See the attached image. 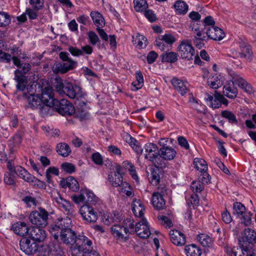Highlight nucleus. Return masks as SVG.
Returning a JSON list of instances; mask_svg holds the SVG:
<instances>
[{
  "instance_id": "48",
  "label": "nucleus",
  "mask_w": 256,
  "mask_h": 256,
  "mask_svg": "<svg viewBox=\"0 0 256 256\" xmlns=\"http://www.w3.org/2000/svg\"><path fill=\"white\" fill-rule=\"evenodd\" d=\"M134 8L136 12H143L148 7L146 0H134Z\"/></svg>"
},
{
  "instance_id": "4",
  "label": "nucleus",
  "mask_w": 256,
  "mask_h": 256,
  "mask_svg": "<svg viewBox=\"0 0 256 256\" xmlns=\"http://www.w3.org/2000/svg\"><path fill=\"white\" fill-rule=\"evenodd\" d=\"M49 231L54 239L58 240L60 238L64 243L70 244V246L74 243V240L78 237L74 232L70 228L60 229L58 225L51 226Z\"/></svg>"
},
{
  "instance_id": "27",
  "label": "nucleus",
  "mask_w": 256,
  "mask_h": 256,
  "mask_svg": "<svg viewBox=\"0 0 256 256\" xmlns=\"http://www.w3.org/2000/svg\"><path fill=\"white\" fill-rule=\"evenodd\" d=\"M160 156L166 160H171L174 158L176 152L173 148L170 146H162L160 149Z\"/></svg>"
},
{
  "instance_id": "55",
  "label": "nucleus",
  "mask_w": 256,
  "mask_h": 256,
  "mask_svg": "<svg viewBox=\"0 0 256 256\" xmlns=\"http://www.w3.org/2000/svg\"><path fill=\"white\" fill-rule=\"evenodd\" d=\"M62 169L64 172L68 174H72L76 170L75 166L70 162H64L61 166Z\"/></svg>"
},
{
  "instance_id": "5",
  "label": "nucleus",
  "mask_w": 256,
  "mask_h": 256,
  "mask_svg": "<svg viewBox=\"0 0 256 256\" xmlns=\"http://www.w3.org/2000/svg\"><path fill=\"white\" fill-rule=\"evenodd\" d=\"M71 198L76 204H90L95 205L98 201V198L88 188L81 189L79 194L72 196Z\"/></svg>"
},
{
  "instance_id": "40",
  "label": "nucleus",
  "mask_w": 256,
  "mask_h": 256,
  "mask_svg": "<svg viewBox=\"0 0 256 256\" xmlns=\"http://www.w3.org/2000/svg\"><path fill=\"white\" fill-rule=\"evenodd\" d=\"M90 16L97 27L102 28L105 25L104 19L100 13L96 11L92 12Z\"/></svg>"
},
{
  "instance_id": "50",
  "label": "nucleus",
  "mask_w": 256,
  "mask_h": 256,
  "mask_svg": "<svg viewBox=\"0 0 256 256\" xmlns=\"http://www.w3.org/2000/svg\"><path fill=\"white\" fill-rule=\"evenodd\" d=\"M197 239L204 246H209L212 242L211 238L204 234L198 235Z\"/></svg>"
},
{
  "instance_id": "3",
  "label": "nucleus",
  "mask_w": 256,
  "mask_h": 256,
  "mask_svg": "<svg viewBox=\"0 0 256 256\" xmlns=\"http://www.w3.org/2000/svg\"><path fill=\"white\" fill-rule=\"evenodd\" d=\"M92 242L84 236H78L70 247L72 256H86L92 250Z\"/></svg>"
},
{
  "instance_id": "44",
  "label": "nucleus",
  "mask_w": 256,
  "mask_h": 256,
  "mask_svg": "<svg viewBox=\"0 0 256 256\" xmlns=\"http://www.w3.org/2000/svg\"><path fill=\"white\" fill-rule=\"evenodd\" d=\"M174 8L178 14H184L188 11V6L184 2L178 0L175 2Z\"/></svg>"
},
{
  "instance_id": "64",
  "label": "nucleus",
  "mask_w": 256,
  "mask_h": 256,
  "mask_svg": "<svg viewBox=\"0 0 256 256\" xmlns=\"http://www.w3.org/2000/svg\"><path fill=\"white\" fill-rule=\"evenodd\" d=\"M44 0H30V3L36 10H40L44 6Z\"/></svg>"
},
{
  "instance_id": "36",
  "label": "nucleus",
  "mask_w": 256,
  "mask_h": 256,
  "mask_svg": "<svg viewBox=\"0 0 256 256\" xmlns=\"http://www.w3.org/2000/svg\"><path fill=\"white\" fill-rule=\"evenodd\" d=\"M15 173H16L20 178L28 182H30L32 181V179L34 178V176L32 174L20 166H16V167Z\"/></svg>"
},
{
  "instance_id": "42",
  "label": "nucleus",
  "mask_w": 256,
  "mask_h": 256,
  "mask_svg": "<svg viewBox=\"0 0 256 256\" xmlns=\"http://www.w3.org/2000/svg\"><path fill=\"white\" fill-rule=\"evenodd\" d=\"M122 166L125 169L128 170L130 174L134 180L136 182H138L139 178L134 164L129 161L126 160L122 162Z\"/></svg>"
},
{
  "instance_id": "24",
  "label": "nucleus",
  "mask_w": 256,
  "mask_h": 256,
  "mask_svg": "<svg viewBox=\"0 0 256 256\" xmlns=\"http://www.w3.org/2000/svg\"><path fill=\"white\" fill-rule=\"evenodd\" d=\"M144 154L146 159L154 161L158 156V148L153 143H147L144 146Z\"/></svg>"
},
{
  "instance_id": "39",
  "label": "nucleus",
  "mask_w": 256,
  "mask_h": 256,
  "mask_svg": "<svg viewBox=\"0 0 256 256\" xmlns=\"http://www.w3.org/2000/svg\"><path fill=\"white\" fill-rule=\"evenodd\" d=\"M132 42L138 48H144L148 44L146 38L140 34L132 36Z\"/></svg>"
},
{
  "instance_id": "58",
  "label": "nucleus",
  "mask_w": 256,
  "mask_h": 256,
  "mask_svg": "<svg viewBox=\"0 0 256 256\" xmlns=\"http://www.w3.org/2000/svg\"><path fill=\"white\" fill-rule=\"evenodd\" d=\"M10 22L9 16L5 12H0V26H6Z\"/></svg>"
},
{
  "instance_id": "17",
  "label": "nucleus",
  "mask_w": 256,
  "mask_h": 256,
  "mask_svg": "<svg viewBox=\"0 0 256 256\" xmlns=\"http://www.w3.org/2000/svg\"><path fill=\"white\" fill-rule=\"evenodd\" d=\"M76 66V62L73 60H68L65 62L55 64L53 66L52 70L54 73L60 72L64 74L74 68Z\"/></svg>"
},
{
  "instance_id": "30",
  "label": "nucleus",
  "mask_w": 256,
  "mask_h": 256,
  "mask_svg": "<svg viewBox=\"0 0 256 256\" xmlns=\"http://www.w3.org/2000/svg\"><path fill=\"white\" fill-rule=\"evenodd\" d=\"M240 52L238 56L245 58L247 60L250 61L252 58V52L251 47L246 42H242L240 45Z\"/></svg>"
},
{
  "instance_id": "37",
  "label": "nucleus",
  "mask_w": 256,
  "mask_h": 256,
  "mask_svg": "<svg viewBox=\"0 0 256 256\" xmlns=\"http://www.w3.org/2000/svg\"><path fill=\"white\" fill-rule=\"evenodd\" d=\"M108 181L112 186L115 187L120 186L123 182L121 174L116 172H111L108 174Z\"/></svg>"
},
{
  "instance_id": "62",
  "label": "nucleus",
  "mask_w": 256,
  "mask_h": 256,
  "mask_svg": "<svg viewBox=\"0 0 256 256\" xmlns=\"http://www.w3.org/2000/svg\"><path fill=\"white\" fill-rule=\"evenodd\" d=\"M88 36L89 42L92 45H96L99 40L98 36L94 32H89Z\"/></svg>"
},
{
  "instance_id": "2",
  "label": "nucleus",
  "mask_w": 256,
  "mask_h": 256,
  "mask_svg": "<svg viewBox=\"0 0 256 256\" xmlns=\"http://www.w3.org/2000/svg\"><path fill=\"white\" fill-rule=\"evenodd\" d=\"M56 92L61 96L66 95L70 98H76L78 100L86 99V94L78 86H72V84L66 80L64 82L60 78L55 79L54 84Z\"/></svg>"
},
{
  "instance_id": "28",
  "label": "nucleus",
  "mask_w": 256,
  "mask_h": 256,
  "mask_svg": "<svg viewBox=\"0 0 256 256\" xmlns=\"http://www.w3.org/2000/svg\"><path fill=\"white\" fill-rule=\"evenodd\" d=\"M122 138L124 140L130 144L136 153L138 154H142L143 150L135 138L126 132H124L122 134Z\"/></svg>"
},
{
  "instance_id": "49",
  "label": "nucleus",
  "mask_w": 256,
  "mask_h": 256,
  "mask_svg": "<svg viewBox=\"0 0 256 256\" xmlns=\"http://www.w3.org/2000/svg\"><path fill=\"white\" fill-rule=\"evenodd\" d=\"M134 220L131 218H127L124 221L123 228H126V233H130L135 232V226Z\"/></svg>"
},
{
  "instance_id": "32",
  "label": "nucleus",
  "mask_w": 256,
  "mask_h": 256,
  "mask_svg": "<svg viewBox=\"0 0 256 256\" xmlns=\"http://www.w3.org/2000/svg\"><path fill=\"white\" fill-rule=\"evenodd\" d=\"M68 50L70 54L76 56H81L84 53L86 54H90L92 52V48L89 45L82 46L80 50L77 48L70 46L68 48Z\"/></svg>"
},
{
  "instance_id": "10",
  "label": "nucleus",
  "mask_w": 256,
  "mask_h": 256,
  "mask_svg": "<svg viewBox=\"0 0 256 256\" xmlns=\"http://www.w3.org/2000/svg\"><path fill=\"white\" fill-rule=\"evenodd\" d=\"M193 164L194 168L202 174V182L206 184L209 183L210 176L207 173L208 166L206 160L201 158H196L194 160Z\"/></svg>"
},
{
  "instance_id": "22",
  "label": "nucleus",
  "mask_w": 256,
  "mask_h": 256,
  "mask_svg": "<svg viewBox=\"0 0 256 256\" xmlns=\"http://www.w3.org/2000/svg\"><path fill=\"white\" fill-rule=\"evenodd\" d=\"M170 238L171 242L177 246H182L186 244L185 236L182 232L176 230L170 232Z\"/></svg>"
},
{
  "instance_id": "9",
  "label": "nucleus",
  "mask_w": 256,
  "mask_h": 256,
  "mask_svg": "<svg viewBox=\"0 0 256 256\" xmlns=\"http://www.w3.org/2000/svg\"><path fill=\"white\" fill-rule=\"evenodd\" d=\"M30 65L29 64H22V73L16 70L14 71V80L17 82L16 88L20 90H24L26 84L27 82V78L24 74H26L30 70Z\"/></svg>"
},
{
  "instance_id": "14",
  "label": "nucleus",
  "mask_w": 256,
  "mask_h": 256,
  "mask_svg": "<svg viewBox=\"0 0 256 256\" xmlns=\"http://www.w3.org/2000/svg\"><path fill=\"white\" fill-rule=\"evenodd\" d=\"M41 227L30 226V230L28 236L32 238V240L36 242H42L44 241L46 237V231Z\"/></svg>"
},
{
  "instance_id": "33",
  "label": "nucleus",
  "mask_w": 256,
  "mask_h": 256,
  "mask_svg": "<svg viewBox=\"0 0 256 256\" xmlns=\"http://www.w3.org/2000/svg\"><path fill=\"white\" fill-rule=\"evenodd\" d=\"M61 185L63 188L68 187L72 191H77L79 189V184L77 180L74 177L69 176L66 180L61 182Z\"/></svg>"
},
{
  "instance_id": "7",
  "label": "nucleus",
  "mask_w": 256,
  "mask_h": 256,
  "mask_svg": "<svg viewBox=\"0 0 256 256\" xmlns=\"http://www.w3.org/2000/svg\"><path fill=\"white\" fill-rule=\"evenodd\" d=\"M54 104L50 106L54 108L62 116L72 115L74 112V106L66 100L62 99L59 102L58 100L54 98Z\"/></svg>"
},
{
  "instance_id": "11",
  "label": "nucleus",
  "mask_w": 256,
  "mask_h": 256,
  "mask_svg": "<svg viewBox=\"0 0 256 256\" xmlns=\"http://www.w3.org/2000/svg\"><path fill=\"white\" fill-rule=\"evenodd\" d=\"M80 212L83 220L87 222H95L98 220L97 212L88 204L82 206L80 208Z\"/></svg>"
},
{
  "instance_id": "8",
  "label": "nucleus",
  "mask_w": 256,
  "mask_h": 256,
  "mask_svg": "<svg viewBox=\"0 0 256 256\" xmlns=\"http://www.w3.org/2000/svg\"><path fill=\"white\" fill-rule=\"evenodd\" d=\"M178 51L182 59L192 60L195 55V50L190 42L188 40L181 42Z\"/></svg>"
},
{
  "instance_id": "45",
  "label": "nucleus",
  "mask_w": 256,
  "mask_h": 256,
  "mask_svg": "<svg viewBox=\"0 0 256 256\" xmlns=\"http://www.w3.org/2000/svg\"><path fill=\"white\" fill-rule=\"evenodd\" d=\"M57 152L64 157L68 156L70 153V146L66 143H60L56 148Z\"/></svg>"
},
{
  "instance_id": "31",
  "label": "nucleus",
  "mask_w": 256,
  "mask_h": 256,
  "mask_svg": "<svg viewBox=\"0 0 256 256\" xmlns=\"http://www.w3.org/2000/svg\"><path fill=\"white\" fill-rule=\"evenodd\" d=\"M152 204L154 207L158 210L164 208L166 205V202L162 196L158 192H154L152 194Z\"/></svg>"
},
{
  "instance_id": "52",
  "label": "nucleus",
  "mask_w": 256,
  "mask_h": 256,
  "mask_svg": "<svg viewBox=\"0 0 256 256\" xmlns=\"http://www.w3.org/2000/svg\"><path fill=\"white\" fill-rule=\"evenodd\" d=\"M72 222L71 219L66 216L59 220L55 225L60 226V229L66 230V228H70Z\"/></svg>"
},
{
  "instance_id": "18",
  "label": "nucleus",
  "mask_w": 256,
  "mask_h": 256,
  "mask_svg": "<svg viewBox=\"0 0 256 256\" xmlns=\"http://www.w3.org/2000/svg\"><path fill=\"white\" fill-rule=\"evenodd\" d=\"M171 82L174 89L181 95L184 96L188 92L189 84L186 80L174 78L172 79Z\"/></svg>"
},
{
  "instance_id": "21",
  "label": "nucleus",
  "mask_w": 256,
  "mask_h": 256,
  "mask_svg": "<svg viewBox=\"0 0 256 256\" xmlns=\"http://www.w3.org/2000/svg\"><path fill=\"white\" fill-rule=\"evenodd\" d=\"M126 228L120 224H114L110 228L111 234L117 240L124 242L127 238Z\"/></svg>"
},
{
  "instance_id": "23",
  "label": "nucleus",
  "mask_w": 256,
  "mask_h": 256,
  "mask_svg": "<svg viewBox=\"0 0 256 256\" xmlns=\"http://www.w3.org/2000/svg\"><path fill=\"white\" fill-rule=\"evenodd\" d=\"M131 208L134 215L136 217H142L146 212L144 204L138 198L134 199L132 203Z\"/></svg>"
},
{
  "instance_id": "1",
  "label": "nucleus",
  "mask_w": 256,
  "mask_h": 256,
  "mask_svg": "<svg viewBox=\"0 0 256 256\" xmlns=\"http://www.w3.org/2000/svg\"><path fill=\"white\" fill-rule=\"evenodd\" d=\"M26 90L28 104L32 108H42L44 106L50 107L55 104L53 88L46 80L32 82L28 86Z\"/></svg>"
},
{
  "instance_id": "57",
  "label": "nucleus",
  "mask_w": 256,
  "mask_h": 256,
  "mask_svg": "<svg viewBox=\"0 0 256 256\" xmlns=\"http://www.w3.org/2000/svg\"><path fill=\"white\" fill-rule=\"evenodd\" d=\"M190 188L194 192H200L204 190V187L200 181L196 180L192 182Z\"/></svg>"
},
{
  "instance_id": "54",
  "label": "nucleus",
  "mask_w": 256,
  "mask_h": 256,
  "mask_svg": "<svg viewBox=\"0 0 256 256\" xmlns=\"http://www.w3.org/2000/svg\"><path fill=\"white\" fill-rule=\"evenodd\" d=\"M159 37L162 39V40L165 42V43L168 46L172 45L176 41V38L174 36L170 34H166L164 35L160 36Z\"/></svg>"
},
{
  "instance_id": "59",
  "label": "nucleus",
  "mask_w": 256,
  "mask_h": 256,
  "mask_svg": "<svg viewBox=\"0 0 256 256\" xmlns=\"http://www.w3.org/2000/svg\"><path fill=\"white\" fill-rule=\"evenodd\" d=\"M222 114L224 118H227L230 122L233 124L236 122V116L231 112L224 110Z\"/></svg>"
},
{
  "instance_id": "34",
  "label": "nucleus",
  "mask_w": 256,
  "mask_h": 256,
  "mask_svg": "<svg viewBox=\"0 0 256 256\" xmlns=\"http://www.w3.org/2000/svg\"><path fill=\"white\" fill-rule=\"evenodd\" d=\"M223 93L229 98H234L236 97L238 90L232 84L227 83L224 86Z\"/></svg>"
},
{
  "instance_id": "29",
  "label": "nucleus",
  "mask_w": 256,
  "mask_h": 256,
  "mask_svg": "<svg viewBox=\"0 0 256 256\" xmlns=\"http://www.w3.org/2000/svg\"><path fill=\"white\" fill-rule=\"evenodd\" d=\"M224 80L225 78L223 75L216 74L208 78V84L211 88L217 89L222 86Z\"/></svg>"
},
{
  "instance_id": "19",
  "label": "nucleus",
  "mask_w": 256,
  "mask_h": 256,
  "mask_svg": "<svg viewBox=\"0 0 256 256\" xmlns=\"http://www.w3.org/2000/svg\"><path fill=\"white\" fill-rule=\"evenodd\" d=\"M11 230L18 236H28L30 228L26 222H18L12 224Z\"/></svg>"
},
{
  "instance_id": "60",
  "label": "nucleus",
  "mask_w": 256,
  "mask_h": 256,
  "mask_svg": "<svg viewBox=\"0 0 256 256\" xmlns=\"http://www.w3.org/2000/svg\"><path fill=\"white\" fill-rule=\"evenodd\" d=\"M187 203L188 205L190 206H192L193 207L198 206L199 204V198L198 196L196 194H192L190 198L187 200Z\"/></svg>"
},
{
  "instance_id": "25",
  "label": "nucleus",
  "mask_w": 256,
  "mask_h": 256,
  "mask_svg": "<svg viewBox=\"0 0 256 256\" xmlns=\"http://www.w3.org/2000/svg\"><path fill=\"white\" fill-rule=\"evenodd\" d=\"M52 197L54 202L56 203L58 206L63 208L66 211L70 212L72 210L71 204L70 203L63 199L60 196L59 192L54 189L52 190Z\"/></svg>"
},
{
  "instance_id": "53",
  "label": "nucleus",
  "mask_w": 256,
  "mask_h": 256,
  "mask_svg": "<svg viewBox=\"0 0 256 256\" xmlns=\"http://www.w3.org/2000/svg\"><path fill=\"white\" fill-rule=\"evenodd\" d=\"M162 56L163 62H174L178 60L177 54L174 52L164 53Z\"/></svg>"
},
{
  "instance_id": "20",
  "label": "nucleus",
  "mask_w": 256,
  "mask_h": 256,
  "mask_svg": "<svg viewBox=\"0 0 256 256\" xmlns=\"http://www.w3.org/2000/svg\"><path fill=\"white\" fill-rule=\"evenodd\" d=\"M256 242V232L252 229L246 228L242 234V240H240V243L244 246H247V243L252 244Z\"/></svg>"
},
{
  "instance_id": "47",
  "label": "nucleus",
  "mask_w": 256,
  "mask_h": 256,
  "mask_svg": "<svg viewBox=\"0 0 256 256\" xmlns=\"http://www.w3.org/2000/svg\"><path fill=\"white\" fill-rule=\"evenodd\" d=\"M246 208L244 204L239 202H236L233 205V214L238 217L243 216L246 212Z\"/></svg>"
},
{
  "instance_id": "15",
  "label": "nucleus",
  "mask_w": 256,
  "mask_h": 256,
  "mask_svg": "<svg viewBox=\"0 0 256 256\" xmlns=\"http://www.w3.org/2000/svg\"><path fill=\"white\" fill-rule=\"evenodd\" d=\"M206 34L208 38L214 40H221L226 36L224 30L216 26H212L206 28Z\"/></svg>"
},
{
  "instance_id": "63",
  "label": "nucleus",
  "mask_w": 256,
  "mask_h": 256,
  "mask_svg": "<svg viewBox=\"0 0 256 256\" xmlns=\"http://www.w3.org/2000/svg\"><path fill=\"white\" fill-rule=\"evenodd\" d=\"M241 218L242 223L244 226H247L250 224L252 222L251 214L249 212H246Z\"/></svg>"
},
{
  "instance_id": "56",
  "label": "nucleus",
  "mask_w": 256,
  "mask_h": 256,
  "mask_svg": "<svg viewBox=\"0 0 256 256\" xmlns=\"http://www.w3.org/2000/svg\"><path fill=\"white\" fill-rule=\"evenodd\" d=\"M92 161L96 165L102 166L104 163L103 158L98 152H96L91 156Z\"/></svg>"
},
{
  "instance_id": "35",
  "label": "nucleus",
  "mask_w": 256,
  "mask_h": 256,
  "mask_svg": "<svg viewBox=\"0 0 256 256\" xmlns=\"http://www.w3.org/2000/svg\"><path fill=\"white\" fill-rule=\"evenodd\" d=\"M190 28L194 34V38L208 39L207 36L205 34L204 30L201 26L197 24H193L190 26Z\"/></svg>"
},
{
  "instance_id": "16",
  "label": "nucleus",
  "mask_w": 256,
  "mask_h": 256,
  "mask_svg": "<svg viewBox=\"0 0 256 256\" xmlns=\"http://www.w3.org/2000/svg\"><path fill=\"white\" fill-rule=\"evenodd\" d=\"M229 74L231 77L232 84L234 85H237L247 92H252V88L251 86L243 78L233 71L230 72Z\"/></svg>"
},
{
  "instance_id": "13",
  "label": "nucleus",
  "mask_w": 256,
  "mask_h": 256,
  "mask_svg": "<svg viewBox=\"0 0 256 256\" xmlns=\"http://www.w3.org/2000/svg\"><path fill=\"white\" fill-rule=\"evenodd\" d=\"M135 232L138 236L142 238H146L150 235V226L147 220L142 218V220L136 224Z\"/></svg>"
},
{
  "instance_id": "26",
  "label": "nucleus",
  "mask_w": 256,
  "mask_h": 256,
  "mask_svg": "<svg viewBox=\"0 0 256 256\" xmlns=\"http://www.w3.org/2000/svg\"><path fill=\"white\" fill-rule=\"evenodd\" d=\"M210 106L213 108H219L222 105V100L224 96L222 94L216 92L214 94H207L205 98Z\"/></svg>"
},
{
  "instance_id": "61",
  "label": "nucleus",
  "mask_w": 256,
  "mask_h": 256,
  "mask_svg": "<svg viewBox=\"0 0 256 256\" xmlns=\"http://www.w3.org/2000/svg\"><path fill=\"white\" fill-rule=\"evenodd\" d=\"M149 180L151 184L154 186H156L160 181V176L156 172L153 170L152 172Z\"/></svg>"
},
{
  "instance_id": "41",
  "label": "nucleus",
  "mask_w": 256,
  "mask_h": 256,
  "mask_svg": "<svg viewBox=\"0 0 256 256\" xmlns=\"http://www.w3.org/2000/svg\"><path fill=\"white\" fill-rule=\"evenodd\" d=\"M118 215V214H116V212L113 214L108 212H104L102 216V221L105 224L109 225L111 223L120 220Z\"/></svg>"
},
{
  "instance_id": "43",
  "label": "nucleus",
  "mask_w": 256,
  "mask_h": 256,
  "mask_svg": "<svg viewBox=\"0 0 256 256\" xmlns=\"http://www.w3.org/2000/svg\"><path fill=\"white\" fill-rule=\"evenodd\" d=\"M136 80L132 82V90H137L142 88L144 85V78L140 71H136Z\"/></svg>"
},
{
  "instance_id": "51",
  "label": "nucleus",
  "mask_w": 256,
  "mask_h": 256,
  "mask_svg": "<svg viewBox=\"0 0 256 256\" xmlns=\"http://www.w3.org/2000/svg\"><path fill=\"white\" fill-rule=\"evenodd\" d=\"M240 248L242 250L240 256H256V254L250 245L244 246L240 243Z\"/></svg>"
},
{
  "instance_id": "12",
  "label": "nucleus",
  "mask_w": 256,
  "mask_h": 256,
  "mask_svg": "<svg viewBox=\"0 0 256 256\" xmlns=\"http://www.w3.org/2000/svg\"><path fill=\"white\" fill-rule=\"evenodd\" d=\"M20 246L21 250L28 255L36 254L38 248V246L36 242L27 238H22L20 242Z\"/></svg>"
},
{
  "instance_id": "6",
  "label": "nucleus",
  "mask_w": 256,
  "mask_h": 256,
  "mask_svg": "<svg viewBox=\"0 0 256 256\" xmlns=\"http://www.w3.org/2000/svg\"><path fill=\"white\" fill-rule=\"evenodd\" d=\"M48 215L47 211L40 208L38 210L31 212L28 218L32 224L38 227L44 228L48 224Z\"/></svg>"
},
{
  "instance_id": "38",
  "label": "nucleus",
  "mask_w": 256,
  "mask_h": 256,
  "mask_svg": "<svg viewBox=\"0 0 256 256\" xmlns=\"http://www.w3.org/2000/svg\"><path fill=\"white\" fill-rule=\"evenodd\" d=\"M186 256H201L202 249L196 244L187 246L184 248Z\"/></svg>"
},
{
  "instance_id": "46",
  "label": "nucleus",
  "mask_w": 256,
  "mask_h": 256,
  "mask_svg": "<svg viewBox=\"0 0 256 256\" xmlns=\"http://www.w3.org/2000/svg\"><path fill=\"white\" fill-rule=\"evenodd\" d=\"M120 186V192L124 194L126 196L132 198L134 196L133 188L127 182H124Z\"/></svg>"
}]
</instances>
